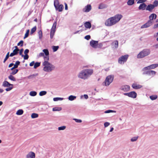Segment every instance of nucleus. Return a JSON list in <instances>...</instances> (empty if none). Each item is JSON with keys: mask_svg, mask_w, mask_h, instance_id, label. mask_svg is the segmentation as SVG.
Returning <instances> with one entry per match:
<instances>
[{"mask_svg": "<svg viewBox=\"0 0 158 158\" xmlns=\"http://www.w3.org/2000/svg\"><path fill=\"white\" fill-rule=\"evenodd\" d=\"M49 60H44L42 63V65L44 66L43 70L47 72H50L54 70L55 66L48 62Z\"/></svg>", "mask_w": 158, "mask_h": 158, "instance_id": "3", "label": "nucleus"}, {"mask_svg": "<svg viewBox=\"0 0 158 158\" xmlns=\"http://www.w3.org/2000/svg\"><path fill=\"white\" fill-rule=\"evenodd\" d=\"M119 89L124 92H127L130 90V87L127 85H122L120 87Z\"/></svg>", "mask_w": 158, "mask_h": 158, "instance_id": "12", "label": "nucleus"}, {"mask_svg": "<svg viewBox=\"0 0 158 158\" xmlns=\"http://www.w3.org/2000/svg\"><path fill=\"white\" fill-rule=\"evenodd\" d=\"M35 62L34 61H32L29 64V65L30 66H34Z\"/></svg>", "mask_w": 158, "mask_h": 158, "instance_id": "59", "label": "nucleus"}, {"mask_svg": "<svg viewBox=\"0 0 158 158\" xmlns=\"http://www.w3.org/2000/svg\"><path fill=\"white\" fill-rule=\"evenodd\" d=\"M54 6L56 10H58L59 12L62 11L64 8V6L63 5L60 4L59 5L58 2V1H54Z\"/></svg>", "mask_w": 158, "mask_h": 158, "instance_id": "7", "label": "nucleus"}, {"mask_svg": "<svg viewBox=\"0 0 158 158\" xmlns=\"http://www.w3.org/2000/svg\"><path fill=\"white\" fill-rule=\"evenodd\" d=\"M23 40H21L19 43L17 44L18 46L20 45L22 47L23 46Z\"/></svg>", "mask_w": 158, "mask_h": 158, "instance_id": "56", "label": "nucleus"}, {"mask_svg": "<svg viewBox=\"0 0 158 158\" xmlns=\"http://www.w3.org/2000/svg\"><path fill=\"white\" fill-rule=\"evenodd\" d=\"M29 52V50L28 49H26L24 52V54H25V55H24L23 58L24 59H28L29 58V56L27 54V53Z\"/></svg>", "mask_w": 158, "mask_h": 158, "instance_id": "23", "label": "nucleus"}, {"mask_svg": "<svg viewBox=\"0 0 158 158\" xmlns=\"http://www.w3.org/2000/svg\"><path fill=\"white\" fill-rule=\"evenodd\" d=\"M106 7V5L103 4H101L99 5L98 8L99 9H102Z\"/></svg>", "mask_w": 158, "mask_h": 158, "instance_id": "43", "label": "nucleus"}, {"mask_svg": "<svg viewBox=\"0 0 158 158\" xmlns=\"http://www.w3.org/2000/svg\"><path fill=\"white\" fill-rule=\"evenodd\" d=\"M73 119L77 123H81L82 122V120L80 119L74 118Z\"/></svg>", "mask_w": 158, "mask_h": 158, "instance_id": "53", "label": "nucleus"}, {"mask_svg": "<svg viewBox=\"0 0 158 158\" xmlns=\"http://www.w3.org/2000/svg\"><path fill=\"white\" fill-rule=\"evenodd\" d=\"M47 92L46 91H42L40 92L39 95L40 96H42L46 95Z\"/></svg>", "mask_w": 158, "mask_h": 158, "instance_id": "38", "label": "nucleus"}, {"mask_svg": "<svg viewBox=\"0 0 158 158\" xmlns=\"http://www.w3.org/2000/svg\"><path fill=\"white\" fill-rule=\"evenodd\" d=\"M37 93L36 92L34 91H31L29 93V95L31 96H35L36 95Z\"/></svg>", "mask_w": 158, "mask_h": 158, "instance_id": "30", "label": "nucleus"}, {"mask_svg": "<svg viewBox=\"0 0 158 158\" xmlns=\"http://www.w3.org/2000/svg\"><path fill=\"white\" fill-rule=\"evenodd\" d=\"M123 94L133 98H135L137 96V94L135 91H131L130 92L124 93H123Z\"/></svg>", "mask_w": 158, "mask_h": 158, "instance_id": "8", "label": "nucleus"}, {"mask_svg": "<svg viewBox=\"0 0 158 158\" xmlns=\"http://www.w3.org/2000/svg\"><path fill=\"white\" fill-rule=\"evenodd\" d=\"M14 64L13 63H10L9 66H8V67L9 68H10V67H12Z\"/></svg>", "mask_w": 158, "mask_h": 158, "instance_id": "64", "label": "nucleus"}, {"mask_svg": "<svg viewBox=\"0 0 158 158\" xmlns=\"http://www.w3.org/2000/svg\"><path fill=\"white\" fill-rule=\"evenodd\" d=\"M147 5L145 3H142L140 4L138 8L139 10H144L145 8L146 7Z\"/></svg>", "mask_w": 158, "mask_h": 158, "instance_id": "22", "label": "nucleus"}, {"mask_svg": "<svg viewBox=\"0 0 158 158\" xmlns=\"http://www.w3.org/2000/svg\"><path fill=\"white\" fill-rule=\"evenodd\" d=\"M62 108L61 107H55L52 108L53 111H60L62 110Z\"/></svg>", "mask_w": 158, "mask_h": 158, "instance_id": "27", "label": "nucleus"}, {"mask_svg": "<svg viewBox=\"0 0 158 158\" xmlns=\"http://www.w3.org/2000/svg\"><path fill=\"white\" fill-rule=\"evenodd\" d=\"M30 30H29L28 29L27 31L25 34V36L24 37V39H25L26 38H27L29 35V33Z\"/></svg>", "mask_w": 158, "mask_h": 158, "instance_id": "50", "label": "nucleus"}, {"mask_svg": "<svg viewBox=\"0 0 158 158\" xmlns=\"http://www.w3.org/2000/svg\"><path fill=\"white\" fill-rule=\"evenodd\" d=\"M91 9V6L90 5H88L84 8L83 9V10L84 12H89Z\"/></svg>", "mask_w": 158, "mask_h": 158, "instance_id": "19", "label": "nucleus"}, {"mask_svg": "<svg viewBox=\"0 0 158 158\" xmlns=\"http://www.w3.org/2000/svg\"><path fill=\"white\" fill-rule=\"evenodd\" d=\"M85 38L87 40H89L90 38V35H87L85 37Z\"/></svg>", "mask_w": 158, "mask_h": 158, "instance_id": "58", "label": "nucleus"}, {"mask_svg": "<svg viewBox=\"0 0 158 158\" xmlns=\"http://www.w3.org/2000/svg\"><path fill=\"white\" fill-rule=\"evenodd\" d=\"M156 17L157 15L156 14L154 13L152 14L149 16V20L152 21L154 19H156Z\"/></svg>", "mask_w": 158, "mask_h": 158, "instance_id": "21", "label": "nucleus"}, {"mask_svg": "<svg viewBox=\"0 0 158 158\" xmlns=\"http://www.w3.org/2000/svg\"><path fill=\"white\" fill-rule=\"evenodd\" d=\"M13 75L10 74V75L8 77V78L9 79L12 81H16V79L15 78Z\"/></svg>", "mask_w": 158, "mask_h": 158, "instance_id": "31", "label": "nucleus"}, {"mask_svg": "<svg viewBox=\"0 0 158 158\" xmlns=\"http://www.w3.org/2000/svg\"><path fill=\"white\" fill-rule=\"evenodd\" d=\"M77 97L73 95L69 96L68 98L69 100L72 101L75 100L76 98Z\"/></svg>", "mask_w": 158, "mask_h": 158, "instance_id": "26", "label": "nucleus"}, {"mask_svg": "<svg viewBox=\"0 0 158 158\" xmlns=\"http://www.w3.org/2000/svg\"><path fill=\"white\" fill-rule=\"evenodd\" d=\"M36 28H37L36 26L32 28L31 30L30 34L31 35L32 34L36 31Z\"/></svg>", "mask_w": 158, "mask_h": 158, "instance_id": "41", "label": "nucleus"}, {"mask_svg": "<svg viewBox=\"0 0 158 158\" xmlns=\"http://www.w3.org/2000/svg\"><path fill=\"white\" fill-rule=\"evenodd\" d=\"M64 99V98L60 97H56L53 98L54 101L56 102L58 101H62Z\"/></svg>", "mask_w": 158, "mask_h": 158, "instance_id": "33", "label": "nucleus"}, {"mask_svg": "<svg viewBox=\"0 0 158 158\" xmlns=\"http://www.w3.org/2000/svg\"><path fill=\"white\" fill-rule=\"evenodd\" d=\"M39 38L40 39H41L42 37V32L41 30H40L38 32Z\"/></svg>", "mask_w": 158, "mask_h": 158, "instance_id": "48", "label": "nucleus"}, {"mask_svg": "<svg viewBox=\"0 0 158 158\" xmlns=\"http://www.w3.org/2000/svg\"><path fill=\"white\" fill-rule=\"evenodd\" d=\"M94 72L92 69H85L82 70L78 75V77L81 79L85 80L92 75Z\"/></svg>", "mask_w": 158, "mask_h": 158, "instance_id": "2", "label": "nucleus"}, {"mask_svg": "<svg viewBox=\"0 0 158 158\" xmlns=\"http://www.w3.org/2000/svg\"><path fill=\"white\" fill-rule=\"evenodd\" d=\"M59 47L58 46H53L52 47L53 51L55 52L58 49Z\"/></svg>", "mask_w": 158, "mask_h": 158, "instance_id": "47", "label": "nucleus"}, {"mask_svg": "<svg viewBox=\"0 0 158 158\" xmlns=\"http://www.w3.org/2000/svg\"><path fill=\"white\" fill-rule=\"evenodd\" d=\"M152 24V22L150 20H148V22L144 24L141 26V29L147 28L150 27Z\"/></svg>", "mask_w": 158, "mask_h": 158, "instance_id": "11", "label": "nucleus"}, {"mask_svg": "<svg viewBox=\"0 0 158 158\" xmlns=\"http://www.w3.org/2000/svg\"><path fill=\"white\" fill-rule=\"evenodd\" d=\"M146 10H148L150 12H152L153 9L154 8V6L152 4H150L146 6Z\"/></svg>", "mask_w": 158, "mask_h": 158, "instance_id": "18", "label": "nucleus"}, {"mask_svg": "<svg viewBox=\"0 0 158 158\" xmlns=\"http://www.w3.org/2000/svg\"><path fill=\"white\" fill-rule=\"evenodd\" d=\"M10 56L9 55V52H8V53L7 54L6 56V57L4 59H7L9 57V56Z\"/></svg>", "mask_w": 158, "mask_h": 158, "instance_id": "60", "label": "nucleus"}, {"mask_svg": "<svg viewBox=\"0 0 158 158\" xmlns=\"http://www.w3.org/2000/svg\"><path fill=\"white\" fill-rule=\"evenodd\" d=\"M122 17V15L119 14H117L114 16L107 19L105 22V25L108 27L113 26L118 23Z\"/></svg>", "mask_w": 158, "mask_h": 158, "instance_id": "1", "label": "nucleus"}, {"mask_svg": "<svg viewBox=\"0 0 158 158\" xmlns=\"http://www.w3.org/2000/svg\"><path fill=\"white\" fill-rule=\"evenodd\" d=\"M139 137V136L134 137L131 139V142H135L136 141Z\"/></svg>", "mask_w": 158, "mask_h": 158, "instance_id": "45", "label": "nucleus"}, {"mask_svg": "<svg viewBox=\"0 0 158 158\" xmlns=\"http://www.w3.org/2000/svg\"><path fill=\"white\" fill-rule=\"evenodd\" d=\"M15 49L14 50L13 52L10 54V56H13L17 54L18 53L19 50V49L18 47L16 46H15Z\"/></svg>", "mask_w": 158, "mask_h": 158, "instance_id": "13", "label": "nucleus"}, {"mask_svg": "<svg viewBox=\"0 0 158 158\" xmlns=\"http://www.w3.org/2000/svg\"><path fill=\"white\" fill-rule=\"evenodd\" d=\"M19 55H20L22 57H23L24 55H23V49L22 48V49H21L20 50H19Z\"/></svg>", "mask_w": 158, "mask_h": 158, "instance_id": "55", "label": "nucleus"}, {"mask_svg": "<svg viewBox=\"0 0 158 158\" xmlns=\"http://www.w3.org/2000/svg\"><path fill=\"white\" fill-rule=\"evenodd\" d=\"M24 112L23 110L22 109H19L16 112V114L18 115H20L23 114Z\"/></svg>", "mask_w": 158, "mask_h": 158, "instance_id": "25", "label": "nucleus"}, {"mask_svg": "<svg viewBox=\"0 0 158 158\" xmlns=\"http://www.w3.org/2000/svg\"><path fill=\"white\" fill-rule=\"evenodd\" d=\"M19 70L18 69H15L14 70L12 71L10 73V74L12 75H15L18 73Z\"/></svg>", "mask_w": 158, "mask_h": 158, "instance_id": "36", "label": "nucleus"}, {"mask_svg": "<svg viewBox=\"0 0 158 158\" xmlns=\"http://www.w3.org/2000/svg\"><path fill=\"white\" fill-rule=\"evenodd\" d=\"M66 126H62L58 127L59 131L63 130L65 129Z\"/></svg>", "mask_w": 158, "mask_h": 158, "instance_id": "44", "label": "nucleus"}, {"mask_svg": "<svg viewBox=\"0 0 158 158\" xmlns=\"http://www.w3.org/2000/svg\"><path fill=\"white\" fill-rule=\"evenodd\" d=\"M153 5L154 6V7L157 6H158V1L157 0L154 1Z\"/></svg>", "mask_w": 158, "mask_h": 158, "instance_id": "52", "label": "nucleus"}, {"mask_svg": "<svg viewBox=\"0 0 158 158\" xmlns=\"http://www.w3.org/2000/svg\"><path fill=\"white\" fill-rule=\"evenodd\" d=\"M41 62H35L34 66V68L35 69H36L37 67H39L40 65Z\"/></svg>", "mask_w": 158, "mask_h": 158, "instance_id": "32", "label": "nucleus"}, {"mask_svg": "<svg viewBox=\"0 0 158 158\" xmlns=\"http://www.w3.org/2000/svg\"><path fill=\"white\" fill-rule=\"evenodd\" d=\"M116 112L115 110H106L104 111L105 113H116Z\"/></svg>", "mask_w": 158, "mask_h": 158, "instance_id": "39", "label": "nucleus"}, {"mask_svg": "<svg viewBox=\"0 0 158 158\" xmlns=\"http://www.w3.org/2000/svg\"><path fill=\"white\" fill-rule=\"evenodd\" d=\"M118 62L119 64H123L124 63L126 62L127 60H118Z\"/></svg>", "mask_w": 158, "mask_h": 158, "instance_id": "51", "label": "nucleus"}, {"mask_svg": "<svg viewBox=\"0 0 158 158\" xmlns=\"http://www.w3.org/2000/svg\"><path fill=\"white\" fill-rule=\"evenodd\" d=\"M35 153L33 152H30L26 156V158H35Z\"/></svg>", "mask_w": 158, "mask_h": 158, "instance_id": "15", "label": "nucleus"}, {"mask_svg": "<svg viewBox=\"0 0 158 158\" xmlns=\"http://www.w3.org/2000/svg\"><path fill=\"white\" fill-rule=\"evenodd\" d=\"M84 26L86 28H90L91 27V25L89 22H86L84 24Z\"/></svg>", "mask_w": 158, "mask_h": 158, "instance_id": "24", "label": "nucleus"}, {"mask_svg": "<svg viewBox=\"0 0 158 158\" xmlns=\"http://www.w3.org/2000/svg\"><path fill=\"white\" fill-rule=\"evenodd\" d=\"M20 62L18 60H17L16 61L15 64L16 65L18 66L20 64Z\"/></svg>", "mask_w": 158, "mask_h": 158, "instance_id": "61", "label": "nucleus"}, {"mask_svg": "<svg viewBox=\"0 0 158 158\" xmlns=\"http://www.w3.org/2000/svg\"><path fill=\"white\" fill-rule=\"evenodd\" d=\"M39 116V114H38L36 113H32L31 115V117L32 118H35L38 117Z\"/></svg>", "mask_w": 158, "mask_h": 158, "instance_id": "34", "label": "nucleus"}, {"mask_svg": "<svg viewBox=\"0 0 158 158\" xmlns=\"http://www.w3.org/2000/svg\"><path fill=\"white\" fill-rule=\"evenodd\" d=\"M98 41L92 40L90 42V45L93 48H96L97 47Z\"/></svg>", "mask_w": 158, "mask_h": 158, "instance_id": "14", "label": "nucleus"}, {"mask_svg": "<svg viewBox=\"0 0 158 158\" xmlns=\"http://www.w3.org/2000/svg\"><path fill=\"white\" fill-rule=\"evenodd\" d=\"M56 21L54 22L53 24L52 27L51 28L50 33V38L51 39L53 38V36L55 34L56 31Z\"/></svg>", "mask_w": 158, "mask_h": 158, "instance_id": "9", "label": "nucleus"}, {"mask_svg": "<svg viewBox=\"0 0 158 158\" xmlns=\"http://www.w3.org/2000/svg\"><path fill=\"white\" fill-rule=\"evenodd\" d=\"M114 79V76L113 75H110L107 76L105 81L102 83V85L106 86H109L112 82Z\"/></svg>", "mask_w": 158, "mask_h": 158, "instance_id": "4", "label": "nucleus"}, {"mask_svg": "<svg viewBox=\"0 0 158 158\" xmlns=\"http://www.w3.org/2000/svg\"><path fill=\"white\" fill-rule=\"evenodd\" d=\"M158 96L156 95H152L150 96V98L152 100H154L156 99Z\"/></svg>", "mask_w": 158, "mask_h": 158, "instance_id": "35", "label": "nucleus"}, {"mask_svg": "<svg viewBox=\"0 0 158 158\" xmlns=\"http://www.w3.org/2000/svg\"><path fill=\"white\" fill-rule=\"evenodd\" d=\"M129 57L128 55H125L124 56H122L120 57L118 59L119 60H125L127 59Z\"/></svg>", "mask_w": 158, "mask_h": 158, "instance_id": "28", "label": "nucleus"}, {"mask_svg": "<svg viewBox=\"0 0 158 158\" xmlns=\"http://www.w3.org/2000/svg\"><path fill=\"white\" fill-rule=\"evenodd\" d=\"M84 98L85 99H87L89 98L87 94H84V95H81L80 96V98L82 99L83 98Z\"/></svg>", "mask_w": 158, "mask_h": 158, "instance_id": "42", "label": "nucleus"}, {"mask_svg": "<svg viewBox=\"0 0 158 158\" xmlns=\"http://www.w3.org/2000/svg\"><path fill=\"white\" fill-rule=\"evenodd\" d=\"M43 52L40 53L39 55V56H44V59H49L48 55L49 52L47 49H44L43 50Z\"/></svg>", "mask_w": 158, "mask_h": 158, "instance_id": "6", "label": "nucleus"}, {"mask_svg": "<svg viewBox=\"0 0 158 158\" xmlns=\"http://www.w3.org/2000/svg\"><path fill=\"white\" fill-rule=\"evenodd\" d=\"M158 67V64H153L145 67L142 69V71L150 70L153 69Z\"/></svg>", "mask_w": 158, "mask_h": 158, "instance_id": "10", "label": "nucleus"}, {"mask_svg": "<svg viewBox=\"0 0 158 158\" xmlns=\"http://www.w3.org/2000/svg\"><path fill=\"white\" fill-rule=\"evenodd\" d=\"M158 27V23L157 24H156L154 25V26L153 27V28L154 29H156Z\"/></svg>", "mask_w": 158, "mask_h": 158, "instance_id": "62", "label": "nucleus"}, {"mask_svg": "<svg viewBox=\"0 0 158 158\" xmlns=\"http://www.w3.org/2000/svg\"><path fill=\"white\" fill-rule=\"evenodd\" d=\"M147 0H139L137 2V3H144V2H146Z\"/></svg>", "mask_w": 158, "mask_h": 158, "instance_id": "57", "label": "nucleus"}, {"mask_svg": "<svg viewBox=\"0 0 158 158\" xmlns=\"http://www.w3.org/2000/svg\"><path fill=\"white\" fill-rule=\"evenodd\" d=\"M98 46L99 48H101L102 46V43L99 44H98Z\"/></svg>", "mask_w": 158, "mask_h": 158, "instance_id": "63", "label": "nucleus"}, {"mask_svg": "<svg viewBox=\"0 0 158 158\" xmlns=\"http://www.w3.org/2000/svg\"><path fill=\"white\" fill-rule=\"evenodd\" d=\"M156 72L152 70H149V75H152L153 76L155 75Z\"/></svg>", "mask_w": 158, "mask_h": 158, "instance_id": "46", "label": "nucleus"}, {"mask_svg": "<svg viewBox=\"0 0 158 158\" xmlns=\"http://www.w3.org/2000/svg\"><path fill=\"white\" fill-rule=\"evenodd\" d=\"M38 75V73H35L31 75L27 76V78L28 79H31L37 76Z\"/></svg>", "mask_w": 158, "mask_h": 158, "instance_id": "29", "label": "nucleus"}, {"mask_svg": "<svg viewBox=\"0 0 158 158\" xmlns=\"http://www.w3.org/2000/svg\"><path fill=\"white\" fill-rule=\"evenodd\" d=\"M150 53L149 49H145L140 52L137 55L138 58H142L148 55Z\"/></svg>", "mask_w": 158, "mask_h": 158, "instance_id": "5", "label": "nucleus"}, {"mask_svg": "<svg viewBox=\"0 0 158 158\" xmlns=\"http://www.w3.org/2000/svg\"><path fill=\"white\" fill-rule=\"evenodd\" d=\"M134 0H128L127 2V4L129 6H131L134 3Z\"/></svg>", "mask_w": 158, "mask_h": 158, "instance_id": "37", "label": "nucleus"}, {"mask_svg": "<svg viewBox=\"0 0 158 158\" xmlns=\"http://www.w3.org/2000/svg\"><path fill=\"white\" fill-rule=\"evenodd\" d=\"M131 86L133 89H138L143 87V86L141 85L134 83Z\"/></svg>", "mask_w": 158, "mask_h": 158, "instance_id": "16", "label": "nucleus"}, {"mask_svg": "<svg viewBox=\"0 0 158 158\" xmlns=\"http://www.w3.org/2000/svg\"><path fill=\"white\" fill-rule=\"evenodd\" d=\"M111 46L113 48H117L118 47V41L117 40L114 41L112 44Z\"/></svg>", "mask_w": 158, "mask_h": 158, "instance_id": "20", "label": "nucleus"}, {"mask_svg": "<svg viewBox=\"0 0 158 158\" xmlns=\"http://www.w3.org/2000/svg\"><path fill=\"white\" fill-rule=\"evenodd\" d=\"M7 88H6L5 90L7 91L8 92L11 90L12 89L14 88L13 86H10L8 87H6Z\"/></svg>", "mask_w": 158, "mask_h": 158, "instance_id": "40", "label": "nucleus"}, {"mask_svg": "<svg viewBox=\"0 0 158 158\" xmlns=\"http://www.w3.org/2000/svg\"><path fill=\"white\" fill-rule=\"evenodd\" d=\"M10 86H13L14 85L13 84L10 83L8 81H4L3 82L2 84V86L5 87H6Z\"/></svg>", "mask_w": 158, "mask_h": 158, "instance_id": "17", "label": "nucleus"}, {"mask_svg": "<svg viewBox=\"0 0 158 158\" xmlns=\"http://www.w3.org/2000/svg\"><path fill=\"white\" fill-rule=\"evenodd\" d=\"M143 71V72L142 73L143 75H149V70H144Z\"/></svg>", "mask_w": 158, "mask_h": 158, "instance_id": "49", "label": "nucleus"}, {"mask_svg": "<svg viewBox=\"0 0 158 158\" xmlns=\"http://www.w3.org/2000/svg\"><path fill=\"white\" fill-rule=\"evenodd\" d=\"M110 123L108 122H105L104 123V125L105 127H106L110 125Z\"/></svg>", "mask_w": 158, "mask_h": 158, "instance_id": "54", "label": "nucleus"}]
</instances>
